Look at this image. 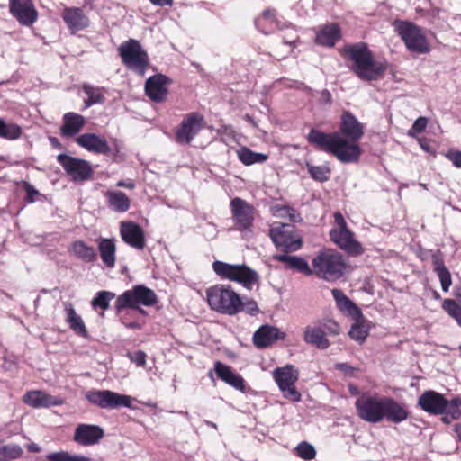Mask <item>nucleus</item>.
<instances>
[{"label": "nucleus", "instance_id": "22", "mask_svg": "<svg viewBox=\"0 0 461 461\" xmlns=\"http://www.w3.org/2000/svg\"><path fill=\"white\" fill-rule=\"evenodd\" d=\"M104 436L102 428L96 425L79 424L74 434V440L82 446L96 444Z\"/></svg>", "mask_w": 461, "mask_h": 461}, {"label": "nucleus", "instance_id": "42", "mask_svg": "<svg viewBox=\"0 0 461 461\" xmlns=\"http://www.w3.org/2000/svg\"><path fill=\"white\" fill-rule=\"evenodd\" d=\"M114 294L108 291H100L96 294L95 298L91 302V305L94 309L101 308L102 310H107L109 308L110 301L114 297Z\"/></svg>", "mask_w": 461, "mask_h": 461}, {"label": "nucleus", "instance_id": "64", "mask_svg": "<svg viewBox=\"0 0 461 461\" xmlns=\"http://www.w3.org/2000/svg\"><path fill=\"white\" fill-rule=\"evenodd\" d=\"M443 414H444V416L442 417V420H443V422H445L446 424H449V423H451V421H452V420H455V419H452V418L450 417V415H448L447 412H444Z\"/></svg>", "mask_w": 461, "mask_h": 461}, {"label": "nucleus", "instance_id": "54", "mask_svg": "<svg viewBox=\"0 0 461 461\" xmlns=\"http://www.w3.org/2000/svg\"><path fill=\"white\" fill-rule=\"evenodd\" d=\"M130 358L132 362L136 363L140 366H143L146 363V355L142 351H137L130 355Z\"/></svg>", "mask_w": 461, "mask_h": 461}, {"label": "nucleus", "instance_id": "59", "mask_svg": "<svg viewBox=\"0 0 461 461\" xmlns=\"http://www.w3.org/2000/svg\"><path fill=\"white\" fill-rule=\"evenodd\" d=\"M336 368L342 371L346 375H352L354 371L353 367H351L349 365L346 363L336 364Z\"/></svg>", "mask_w": 461, "mask_h": 461}, {"label": "nucleus", "instance_id": "6", "mask_svg": "<svg viewBox=\"0 0 461 461\" xmlns=\"http://www.w3.org/2000/svg\"><path fill=\"white\" fill-rule=\"evenodd\" d=\"M206 296L210 307L221 313L235 315L238 313L239 294L225 285H216L207 289Z\"/></svg>", "mask_w": 461, "mask_h": 461}, {"label": "nucleus", "instance_id": "39", "mask_svg": "<svg viewBox=\"0 0 461 461\" xmlns=\"http://www.w3.org/2000/svg\"><path fill=\"white\" fill-rule=\"evenodd\" d=\"M22 128L15 123L6 122L0 118V138L14 140L21 137Z\"/></svg>", "mask_w": 461, "mask_h": 461}, {"label": "nucleus", "instance_id": "46", "mask_svg": "<svg viewBox=\"0 0 461 461\" xmlns=\"http://www.w3.org/2000/svg\"><path fill=\"white\" fill-rule=\"evenodd\" d=\"M273 214L276 217L289 218L292 221H298L301 220L300 215L296 213L295 210L286 205H276L272 208Z\"/></svg>", "mask_w": 461, "mask_h": 461}, {"label": "nucleus", "instance_id": "49", "mask_svg": "<svg viewBox=\"0 0 461 461\" xmlns=\"http://www.w3.org/2000/svg\"><path fill=\"white\" fill-rule=\"evenodd\" d=\"M460 405H461V400L459 398H455L450 402H448L447 400V406H446L445 412H447L448 415H450V417L452 419L457 420L461 416Z\"/></svg>", "mask_w": 461, "mask_h": 461}, {"label": "nucleus", "instance_id": "19", "mask_svg": "<svg viewBox=\"0 0 461 461\" xmlns=\"http://www.w3.org/2000/svg\"><path fill=\"white\" fill-rule=\"evenodd\" d=\"M169 79L161 74L150 77L145 84V92L150 100L162 103L167 96Z\"/></svg>", "mask_w": 461, "mask_h": 461}, {"label": "nucleus", "instance_id": "31", "mask_svg": "<svg viewBox=\"0 0 461 461\" xmlns=\"http://www.w3.org/2000/svg\"><path fill=\"white\" fill-rule=\"evenodd\" d=\"M104 197L108 207L116 212L122 213L130 209L131 200L122 191L108 190L104 194Z\"/></svg>", "mask_w": 461, "mask_h": 461}, {"label": "nucleus", "instance_id": "26", "mask_svg": "<svg viewBox=\"0 0 461 461\" xmlns=\"http://www.w3.org/2000/svg\"><path fill=\"white\" fill-rule=\"evenodd\" d=\"M214 371L217 376L224 383L230 384L237 390L241 392L244 391V379L240 375L233 372L229 366L217 361L214 364Z\"/></svg>", "mask_w": 461, "mask_h": 461}, {"label": "nucleus", "instance_id": "14", "mask_svg": "<svg viewBox=\"0 0 461 461\" xmlns=\"http://www.w3.org/2000/svg\"><path fill=\"white\" fill-rule=\"evenodd\" d=\"M57 161L74 182H83L92 178L94 170L91 164L85 159L67 154H59Z\"/></svg>", "mask_w": 461, "mask_h": 461}, {"label": "nucleus", "instance_id": "63", "mask_svg": "<svg viewBox=\"0 0 461 461\" xmlns=\"http://www.w3.org/2000/svg\"><path fill=\"white\" fill-rule=\"evenodd\" d=\"M27 449L32 453H38L41 451V447L35 443H30L27 445Z\"/></svg>", "mask_w": 461, "mask_h": 461}, {"label": "nucleus", "instance_id": "55", "mask_svg": "<svg viewBox=\"0 0 461 461\" xmlns=\"http://www.w3.org/2000/svg\"><path fill=\"white\" fill-rule=\"evenodd\" d=\"M25 192L27 200L30 203H33L35 201V196L40 194V193L30 184H25Z\"/></svg>", "mask_w": 461, "mask_h": 461}, {"label": "nucleus", "instance_id": "38", "mask_svg": "<svg viewBox=\"0 0 461 461\" xmlns=\"http://www.w3.org/2000/svg\"><path fill=\"white\" fill-rule=\"evenodd\" d=\"M83 91L87 95L85 100V107L88 108L95 104H102L104 102V96L102 89L88 84H84L82 86Z\"/></svg>", "mask_w": 461, "mask_h": 461}, {"label": "nucleus", "instance_id": "1", "mask_svg": "<svg viewBox=\"0 0 461 461\" xmlns=\"http://www.w3.org/2000/svg\"><path fill=\"white\" fill-rule=\"evenodd\" d=\"M363 134V125L351 113L344 112L340 132L325 133L312 129L307 140L317 149L332 154L340 162L354 163L359 160L361 155L358 140Z\"/></svg>", "mask_w": 461, "mask_h": 461}, {"label": "nucleus", "instance_id": "40", "mask_svg": "<svg viewBox=\"0 0 461 461\" xmlns=\"http://www.w3.org/2000/svg\"><path fill=\"white\" fill-rule=\"evenodd\" d=\"M23 454V448L16 444H8L0 447V461H13L20 458Z\"/></svg>", "mask_w": 461, "mask_h": 461}, {"label": "nucleus", "instance_id": "25", "mask_svg": "<svg viewBox=\"0 0 461 461\" xmlns=\"http://www.w3.org/2000/svg\"><path fill=\"white\" fill-rule=\"evenodd\" d=\"M62 18L67 26L74 32L84 30L89 25V19L82 9L77 7L65 8Z\"/></svg>", "mask_w": 461, "mask_h": 461}, {"label": "nucleus", "instance_id": "52", "mask_svg": "<svg viewBox=\"0 0 461 461\" xmlns=\"http://www.w3.org/2000/svg\"><path fill=\"white\" fill-rule=\"evenodd\" d=\"M239 304L240 305H238V312H246L248 313L253 314L258 311L257 303L254 301L242 302L240 296Z\"/></svg>", "mask_w": 461, "mask_h": 461}, {"label": "nucleus", "instance_id": "35", "mask_svg": "<svg viewBox=\"0 0 461 461\" xmlns=\"http://www.w3.org/2000/svg\"><path fill=\"white\" fill-rule=\"evenodd\" d=\"M71 249L74 255L84 262H94L96 259L95 249L82 240L75 241Z\"/></svg>", "mask_w": 461, "mask_h": 461}, {"label": "nucleus", "instance_id": "2", "mask_svg": "<svg viewBox=\"0 0 461 461\" xmlns=\"http://www.w3.org/2000/svg\"><path fill=\"white\" fill-rule=\"evenodd\" d=\"M357 416L366 422L376 424L384 420L399 424L409 418L405 404L389 396L362 393L355 402Z\"/></svg>", "mask_w": 461, "mask_h": 461}, {"label": "nucleus", "instance_id": "15", "mask_svg": "<svg viewBox=\"0 0 461 461\" xmlns=\"http://www.w3.org/2000/svg\"><path fill=\"white\" fill-rule=\"evenodd\" d=\"M230 210L236 229L245 234L251 233L254 221L253 206L237 197L231 200Z\"/></svg>", "mask_w": 461, "mask_h": 461}, {"label": "nucleus", "instance_id": "36", "mask_svg": "<svg viewBox=\"0 0 461 461\" xmlns=\"http://www.w3.org/2000/svg\"><path fill=\"white\" fill-rule=\"evenodd\" d=\"M238 158L246 166H250L256 163H264L268 156L263 153L252 151L247 147H241L237 150Z\"/></svg>", "mask_w": 461, "mask_h": 461}, {"label": "nucleus", "instance_id": "28", "mask_svg": "<svg viewBox=\"0 0 461 461\" xmlns=\"http://www.w3.org/2000/svg\"><path fill=\"white\" fill-rule=\"evenodd\" d=\"M63 124L60 128V133L63 137L76 136L85 126L86 119L76 113H67L62 118Z\"/></svg>", "mask_w": 461, "mask_h": 461}, {"label": "nucleus", "instance_id": "8", "mask_svg": "<svg viewBox=\"0 0 461 461\" xmlns=\"http://www.w3.org/2000/svg\"><path fill=\"white\" fill-rule=\"evenodd\" d=\"M212 268L221 278L238 282L248 289L258 281L257 272L246 265H231L216 260L212 264Z\"/></svg>", "mask_w": 461, "mask_h": 461}, {"label": "nucleus", "instance_id": "32", "mask_svg": "<svg viewBox=\"0 0 461 461\" xmlns=\"http://www.w3.org/2000/svg\"><path fill=\"white\" fill-rule=\"evenodd\" d=\"M303 339L306 343L321 349H326L330 347V341L318 324L307 326L304 330Z\"/></svg>", "mask_w": 461, "mask_h": 461}, {"label": "nucleus", "instance_id": "62", "mask_svg": "<svg viewBox=\"0 0 461 461\" xmlns=\"http://www.w3.org/2000/svg\"><path fill=\"white\" fill-rule=\"evenodd\" d=\"M323 102L330 104L331 102V95L328 90H323L321 94Z\"/></svg>", "mask_w": 461, "mask_h": 461}, {"label": "nucleus", "instance_id": "33", "mask_svg": "<svg viewBox=\"0 0 461 461\" xmlns=\"http://www.w3.org/2000/svg\"><path fill=\"white\" fill-rule=\"evenodd\" d=\"M331 294L336 302L337 307L341 312L348 313L354 319H360L362 317L360 309L352 301H350L342 291L334 288L331 290Z\"/></svg>", "mask_w": 461, "mask_h": 461}, {"label": "nucleus", "instance_id": "20", "mask_svg": "<svg viewBox=\"0 0 461 461\" xmlns=\"http://www.w3.org/2000/svg\"><path fill=\"white\" fill-rule=\"evenodd\" d=\"M418 405L424 411L439 415L443 414L446 411L447 400L444 396L435 391H425L418 400Z\"/></svg>", "mask_w": 461, "mask_h": 461}, {"label": "nucleus", "instance_id": "45", "mask_svg": "<svg viewBox=\"0 0 461 461\" xmlns=\"http://www.w3.org/2000/svg\"><path fill=\"white\" fill-rule=\"evenodd\" d=\"M48 461H90L86 456L80 455H71L68 452L50 453L46 456Z\"/></svg>", "mask_w": 461, "mask_h": 461}, {"label": "nucleus", "instance_id": "24", "mask_svg": "<svg viewBox=\"0 0 461 461\" xmlns=\"http://www.w3.org/2000/svg\"><path fill=\"white\" fill-rule=\"evenodd\" d=\"M26 404L33 408H47L50 406H58L63 403L60 398L47 394L41 391H32L23 396Z\"/></svg>", "mask_w": 461, "mask_h": 461}, {"label": "nucleus", "instance_id": "30", "mask_svg": "<svg viewBox=\"0 0 461 461\" xmlns=\"http://www.w3.org/2000/svg\"><path fill=\"white\" fill-rule=\"evenodd\" d=\"M98 251L102 259V262L108 268H113L115 266V252L116 245L114 239L100 238L97 240Z\"/></svg>", "mask_w": 461, "mask_h": 461}, {"label": "nucleus", "instance_id": "11", "mask_svg": "<svg viewBox=\"0 0 461 461\" xmlns=\"http://www.w3.org/2000/svg\"><path fill=\"white\" fill-rule=\"evenodd\" d=\"M334 220L336 227L330 232L331 240L341 249L349 254H361V245L354 239L353 233L348 229L343 215L339 212H337L334 214Z\"/></svg>", "mask_w": 461, "mask_h": 461}, {"label": "nucleus", "instance_id": "9", "mask_svg": "<svg viewBox=\"0 0 461 461\" xmlns=\"http://www.w3.org/2000/svg\"><path fill=\"white\" fill-rule=\"evenodd\" d=\"M122 63L140 76H144L149 57L140 43L133 39L122 42L118 48Z\"/></svg>", "mask_w": 461, "mask_h": 461}, {"label": "nucleus", "instance_id": "50", "mask_svg": "<svg viewBox=\"0 0 461 461\" xmlns=\"http://www.w3.org/2000/svg\"><path fill=\"white\" fill-rule=\"evenodd\" d=\"M440 281L442 290L447 292L452 285V278L447 268L436 272Z\"/></svg>", "mask_w": 461, "mask_h": 461}, {"label": "nucleus", "instance_id": "58", "mask_svg": "<svg viewBox=\"0 0 461 461\" xmlns=\"http://www.w3.org/2000/svg\"><path fill=\"white\" fill-rule=\"evenodd\" d=\"M116 186L132 190L135 188V182L131 179L120 180L116 183Z\"/></svg>", "mask_w": 461, "mask_h": 461}, {"label": "nucleus", "instance_id": "61", "mask_svg": "<svg viewBox=\"0 0 461 461\" xmlns=\"http://www.w3.org/2000/svg\"><path fill=\"white\" fill-rule=\"evenodd\" d=\"M121 321L122 324L129 329H140V324L136 321L128 322L122 316L121 317Z\"/></svg>", "mask_w": 461, "mask_h": 461}, {"label": "nucleus", "instance_id": "21", "mask_svg": "<svg viewBox=\"0 0 461 461\" xmlns=\"http://www.w3.org/2000/svg\"><path fill=\"white\" fill-rule=\"evenodd\" d=\"M120 235L125 243L134 249H142L145 247L144 231L133 221L121 222Z\"/></svg>", "mask_w": 461, "mask_h": 461}, {"label": "nucleus", "instance_id": "13", "mask_svg": "<svg viewBox=\"0 0 461 461\" xmlns=\"http://www.w3.org/2000/svg\"><path fill=\"white\" fill-rule=\"evenodd\" d=\"M273 376L284 397L293 402L301 400L300 393L295 389L294 384L298 380V370L292 365L277 367L273 371Z\"/></svg>", "mask_w": 461, "mask_h": 461}, {"label": "nucleus", "instance_id": "41", "mask_svg": "<svg viewBox=\"0 0 461 461\" xmlns=\"http://www.w3.org/2000/svg\"><path fill=\"white\" fill-rule=\"evenodd\" d=\"M307 170L310 176L316 181H328L330 176V170L325 166H313L307 164Z\"/></svg>", "mask_w": 461, "mask_h": 461}, {"label": "nucleus", "instance_id": "60", "mask_svg": "<svg viewBox=\"0 0 461 461\" xmlns=\"http://www.w3.org/2000/svg\"><path fill=\"white\" fill-rule=\"evenodd\" d=\"M153 5L167 6L172 5L174 0H149Z\"/></svg>", "mask_w": 461, "mask_h": 461}, {"label": "nucleus", "instance_id": "12", "mask_svg": "<svg viewBox=\"0 0 461 461\" xmlns=\"http://www.w3.org/2000/svg\"><path fill=\"white\" fill-rule=\"evenodd\" d=\"M86 400L102 409L131 407L132 398L110 390H89L85 394Z\"/></svg>", "mask_w": 461, "mask_h": 461}, {"label": "nucleus", "instance_id": "43", "mask_svg": "<svg viewBox=\"0 0 461 461\" xmlns=\"http://www.w3.org/2000/svg\"><path fill=\"white\" fill-rule=\"evenodd\" d=\"M442 308L461 326V306L456 301L445 299L442 303Z\"/></svg>", "mask_w": 461, "mask_h": 461}, {"label": "nucleus", "instance_id": "48", "mask_svg": "<svg viewBox=\"0 0 461 461\" xmlns=\"http://www.w3.org/2000/svg\"><path fill=\"white\" fill-rule=\"evenodd\" d=\"M320 327H321V330L324 335L327 336H336L339 333V324L332 320H326L323 321H320L317 323Z\"/></svg>", "mask_w": 461, "mask_h": 461}, {"label": "nucleus", "instance_id": "47", "mask_svg": "<svg viewBox=\"0 0 461 461\" xmlns=\"http://www.w3.org/2000/svg\"><path fill=\"white\" fill-rule=\"evenodd\" d=\"M297 455L304 460H312L315 457L316 451L313 446L307 442L300 443L296 447Z\"/></svg>", "mask_w": 461, "mask_h": 461}, {"label": "nucleus", "instance_id": "44", "mask_svg": "<svg viewBox=\"0 0 461 461\" xmlns=\"http://www.w3.org/2000/svg\"><path fill=\"white\" fill-rule=\"evenodd\" d=\"M355 320L356 322L351 326L348 335L352 339L362 343L368 334V330L362 322L359 321V319Z\"/></svg>", "mask_w": 461, "mask_h": 461}, {"label": "nucleus", "instance_id": "53", "mask_svg": "<svg viewBox=\"0 0 461 461\" xmlns=\"http://www.w3.org/2000/svg\"><path fill=\"white\" fill-rule=\"evenodd\" d=\"M431 259H432L433 269L435 272H438V271L447 268L444 264L442 255L439 252L433 254Z\"/></svg>", "mask_w": 461, "mask_h": 461}, {"label": "nucleus", "instance_id": "27", "mask_svg": "<svg viewBox=\"0 0 461 461\" xmlns=\"http://www.w3.org/2000/svg\"><path fill=\"white\" fill-rule=\"evenodd\" d=\"M65 321L68 327L78 336L82 338L88 337V331L82 317L76 312L73 304L69 302H64Z\"/></svg>", "mask_w": 461, "mask_h": 461}, {"label": "nucleus", "instance_id": "34", "mask_svg": "<svg viewBox=\"0 0 461 461\" xmlns=\"http://www.w3.org/2000/svg\"><path fill=\"white\" fill-rule=\"evenodd\" d=\"M275 260L285 263L288 267L297 270L306 276L313 275L312 267H311L308 262L297 256H289L286 254H276L273 256Z\"/></svg>", "mask_w": 461, "mask_h": 461}, {"label": "nucleus", "instance_id": "16", "mask_svg": "<svg viewBox=\"0 0 461 461\" xmlns=\"http://www.w3.org/2000/svg\"><path fill=\"white\" fill-rule=\"evenodd\" d=\"M203 127V116L199 113H190L176 131V140L179 143L188 144Z\"/></svg>", "mask_w": 461, "mask_h": 461}, {"label": "nucleus", "instance_id": "23", "mask_svg": "<svg viewBox=\"0 0 461 461\" xmlns=\"http://www.w3.org/2000/svg\"><path fill=\"white\" fill-rule=\"evenodd\" d=\"M285 334L277 328L265 325L259 328L253 336L254 344L258 348H267L278 339H284Z\"/></svg>", "mask_w": 461, "mask_h": 461}, {"label": "nucleus", "instance_id": "51", "mask_svg": "<svg viewBox=\"0 0 461 461\" xmlns=\"http://www.w3.org/2000/svg\"><path fill=\"white\" fill-rule=\"evenodd\" d=\"M427 123L428 121L425 117H419L412 124V127L409 130L408 134L414 137L416 134L422 132L425 130Z\"/></svg>", "mask_w": 461, "mask_h": 461}, {"label": "nucleus", "instance_id": "56", "mask_svg": "<svg viewBox=\"0 0 461 461\" xmlns=\"http://www.w3.org/2000/svg\"><path fill=\"white\" fill-rule=\"evenodd\" d=\"M447 157L455 167L461 168V151L449 152Z\"/></svg>", "mask_w": 461, "mask_h": 461}, {"label": "nucleus", "instance_id": "4", "mask_svg": "<svg viewBox=\"0 0 461 461\" xmlns=\"http://www.w3.org/2000/svg\"><path fill=\"white\" fill-rule=\"evenodd\" d=\"M313 275L334 282L341 278L348 270V263L341 254L333 249L320 251L312 261Z\"/></svg>", "mask_w": 461, "mask_h": 461}, {"label": "nucleus", "instance_id": "5", "mask_svg": "<svg viewBox=\"0 0 461 461\" xmlns=\"http://www.w3.org/2000/svg\"><path fill=\"white\" fill-rule=\"evenodd\" d=\"M393 27L408 50L418 54H426L430 51V44L421 27L412 22L400 19L393 21Z\"/></svg>", "mask_w": 461, "mask_h": 461}, {"label": "nucleus", "instance_id": "10", "mask_svg": "<svg viewBox=\"0 0 461 461\" xmlns=\"http://www.w3.org/2000/svg\"><path fill=\"white\" fill-rule=\"evenodd\" d=\"M269 235L276 247L285 252L296 251L301 248L302 241L295 233V227L289 223L274 222Z\"/></svg>", "mask_w": 461, "mask_h": 461}, {"label": "nucleus", "instance_id": "17", "mask_svg": "<svg viewBox=\"0 0 461 461\" xmlns=\"http://www.w3.org/2000/svg\"><path fill=\"white\" fill-rule=\"evenodd\" d=\"M10 12L17 21L25 26L34 23L38 18V12L32 0H9Z\"/></svg>", "mask_w": 461, "mask_h": 461}, {"label": "nucleus", "instance_id": "57", "mask_svg": "<svg viewBox=\"0 0 461 461\" xmlns=\"http://www.w3.org/2000/svg\"><path fill=\"white\" fill-rule=\"evenodd\" d=\"M298 39V36L294 29H290L286 35L283 36L284 43L292 45Z\"/></svg>", "mask_w": 461, "mask_h": 461}, {"label": "nucleus", "instance_id": "7", "mask_svg": "<svg viewBox=\"0 0 461 461\" xmlns=\"http://www.w3.org/2000/svg\"><path fill=\"white\" fill-rule=\"evenodd\" d=\"M156 303L157 295L153 290L144 285H136L117 297L115 309L117 313H121L125 308L137 309L140 312L145 313L139 305L152 306Z\"/></svg>", "mask_w": 461, "mask_h": 461}, {"label": "nucleus", "instance_id": "29", "mask_svg": "<svg viewBox=\"0 0 461 461\" xmlns=\"http://www.w3.org/2000/svg\"><path fill=\"white\" fill-rule=\"evenodd\" d=\"M341 38V31L337 23L321 26L316 32L315 41L319 45L333 47Z\"/></svg>", "mask_w": 461, "mask_h": 461}, {"label": "nucleus", "instance_id": "18", "mask_svg": "<svg viewBox=\"0 0 461 461\" xmlns=\"http://www.w3.org/2000/svg\"><path fill=\"white\" fill-rule=\"evenodd\" d=\"M76 143L89 152L102 155H110L112 148L106 139L95 133H84L76 139Z\"/></svg>", "mask_w": 461, "mask_h": 461}, {"label": "nucleus", "instance_id": "37", "mask_svg": "<svg viewBox=\"0 0 461 461\" xmlns=\"http://www.w3.org/2000/svg\"><path fill=\"white\" fill-rule=\"evenodd\" d=\"M256 26L264 33L271 32L276 26L277 21L274 10H265L262 14L256 20Z\"/></svg>", "mask_w": 461, "mask_h": 461}, {"label": "nucleus", "instance_id": "3", "mask_svg": "<svg viewBox=\"0 0 461 461\" xmlns=\"http://www.w3.org/2000/svg\"><path fill=\"white\" fill-rule=\"evenodd\" d=\"M343 54L351 62L349 69L361 80H378L386 70V65L374 59L372 51L365 42L346 45Z\"/></svg>", "mask_w": 461, "mask_h": 461}]
</instances>
